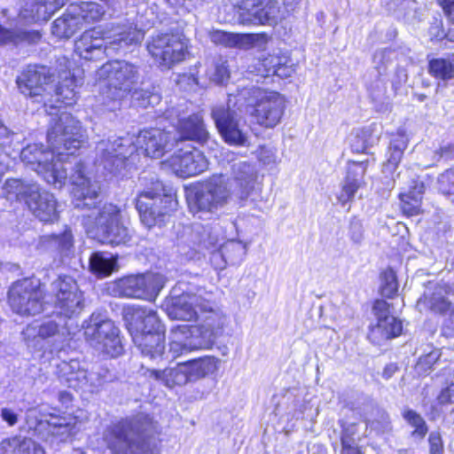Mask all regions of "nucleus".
<instances>
[{
    "instance_id": "18",
    "label": "nucleus",
    "mask_w": 454,
    "mask_h": 454,
    "mask_svg": "<svg viewBox=\"0 0 454 454\" xmlns=\"http://www.w3.org/2000/svg\"><path fill=\"white\" fill-rule=\"evenodd\" d=\"M211 117L223 141L230 145H244L247 137L239 128L238 114L229 105H220L211 111Z\"/></svg>"
},
{
    "instance_id": "5",
    "label": "nucleus",
    "mask_w": 454,
    "mask_h": 454,
    "mask_svg": "<svg viewBox=\"0 0 454 454\" xmlns=\"http://www.w3.org/2000/svg\"><path fill=\"white\" fill-rule=\"evenodd\" d=\"M134 206L140 223L147 230L164 227L179 207L177 192L160 180L153 181L150 187L138 192Z\"/></svg>"
},
{
    "instance_id": "28",
    "label": "nucleus",
    "mask_w": 454,
    "mask_h": 454,
    "mask_svg": "<svg viewBox=\"0 0 454 454\" xmlns=\"http://www.w3.org/2000/svg\"><path fill=\"white\" fill-rule=\"evenodd\" d=\"M147 290L145 278L142 275H129L114 281L113 291L119 297L141 298Z\"/></svg>"
},
{
    "instance_id": "6",
    "label": "nucleus",
    "mask_w": 454,
    "mask_h": 454,
    "mask_svg": "<svg viewBox=\"0 0 454 454\" xmlns=\"http://www.w3.org/2000/svg\"><path fill=\"white\" fill-rule=\"evenodd\" d=\"M3 190L5 198L22 202L39 221L44 223L59 221L57 199L36 183H27L20 178H8L3 185Z\"/></svg>"
},
{
    "instance_id": "57",
    "label": "nucleus",
    "mask_w": 454,
    "mask_h": 454,
    "mask_svg": "<svg viewBox=\"0 0 454 454\" xmlns=\"http://www.w3.org/2000/svg\"><path fill=\"white\" fill-rule=\"evenodd\" d=\"M1 417L9 426H13L18 421L17 415L8 408H3L1 410Z\"/></svg>"
},
{
    "instance_id": "30",
    "label": "nucleus",
    "mask_w": 454,
    "mask_h": 454,
    "mask_svg": "<svg viewBox=\"0 0 454 454\" xmlns=\"http://www.w3.org/2000/svg\"><path fill=\"white\" fill-rule=\"evenodd\" d=\"M42 34L38 30L23 28H8L0 24V46L12 44H35L41 41Z\"/></svg>"
},
{
    "instance_id": "46",
    "label": "nucleus",
    "mask_w": 454,
    "mask_h": 454,
    "mask_svg": "<svg viewBox=\"0 0 454 454\" xmlns=\"http://www.w3.org/2000/svg\"><path fill=\"white\" fill-rule=\"evenodd\" d=\"M439 192L443 195L454 193V168H450L439 175L437 178Z\"/></svg>"
},
{
    "instance_id": "49",
    "label": "nucleus",
    "mask_w": 454,
    "mask_h": 454,
    "mask_svg": "<svg viewBox=\"0 0 454 454\" xmlns=\"http://www.w3.org/2000/svg\"><path fill=\"white\" fill-rule=\"evenodd\" d=\"M437 402L441 405H447L454 403V382H450L441 389L437 395Z\"/></svg>"
},
{
    "instance_id": "48",
    "label": "nucleus",
    "mask_w": 454,
    "mask_h": 454,
    "mask_svg": "<svg viewBox=\"0 0 454 454\" xmlns=\"http://www.w3.org/2000/svg\"><path fill=\"white\" fill-rule=\"evenodd\" d=\"M70 367L69 364H66L61 369L62 377L70 387L76 388L80 387V382L85 379V372L82 370H76L72 372H67L66 368Z\"/></svg>"
},
{
    "instance_id": "15",
    "label": "nucleus",
    "mask_w": 454,
    "mask_h": 454,
    "mask_svg": "<svg viewBox=\"0 0 454 454\" xmlns=\"http://www.w3.org/2000/svg\"><path fill=\"white\" fill-rule=\"evenodd\" d=\"M81 137L79 121L71 116L67 117L66 121L59 118L47 131L49 150L57 154H63V151H67V154H74L82 146Z\"/></svg>"
},
{
    "instance_id": "43",
    "label": "nucleus",
    "mask_w": 454,
    "mask_h": 454,
    "mask_svg": "<svg viewBox=\"0 0 454 454\" xmlns=\"http://www.w3.org/2000/svg\"><path fill=\"white\" fill-rule=\"evenodd\" d=\"M429 35L431 41L441 42L447 40L450 43H454V27H449L447 31H444L442 22L441 20H435L429 27Z\"/></svg>"
},
{
    "instance_id": "12",
    "label": "nucleus",
    "mask_w": 454,
    "mask_h": 454,
    "mask_svg": "<svg viewBox=\"0 0 454 454\" xmlns=\"http://www.w3.org/2000/svg\"><path fill=\"white\" fill-rule=\"evenodd\" d=\"M54 82L55 74L51 67L37 63L26 65L15 79L20 94L44 106L47 101H52L51 87Z\"/></svg>"
},
{
    "instance_id": "59",
    "label": "nucleus",
    "mask_w": 454,
    "mask_h": 454,
    "mask_svg": "<svg viewBox=\"0 0 454 454\" xmlns=\"http://www.w3.org/2000/svg\"><path fill=\"white\" fill-rule=\"evenodd\" d=\"M452 151H454V145H448L446 146L440 147L439 153L441 156H446L451 153Z\"/></svg>"
},
{
    "instance_id": "38",
    "label": "nucleus",
    "mask_w": 454,
    "mask_h": 454,
    "mask_svg": "<svg viewBox=\"0 0 454 454\" xmlns=\"http://www.w3.org/2000/svg\"><path fill=\"white\" fill-rule=\"evenodd\" d=\"M264 2H253L250 8H243L239 12V21L244 25H264L269 22L270 13L263 4Z\"/></svg>"
},
{
    "instance_id": "47",
    "label": "nucleus",
    "mask_w": 454,
    "mask_h": 454,
    "mask_svg": "<svg viewBox=\"0 0 454 454\" xmlns=\"http://www.w3.org/2000/svg\"><path fill=\"white\" fill-rule=\"evenodd\" d=\"M427 443L429 454H444V440L439 431H433L428 434Z\"/></svg>"
},
{
    "instance_id": "50",
    "label": "nucleus",
    "mask_w": 454,
    "mask_h": 454,
    "mask_svg": "<svg viewBox=\"0 0 454 454\" xmlns=\"http://www.w3.org/2000/svg\"><path fill=\"white\" fill-rule=\"evenodd\" d=\"M349 237L354 243H360L363 239V224L355 217L351 219L348 225Z\"/></svg>"
},
{
    "instance_id": "24",
    "label": "nucleus",
    "mask_w": 454,
    "mask_h": 454,
    "mask_svg": "<svg viewBox=\"0 0 454 454\" xmlns=\"http://www.w3.org/2000/svg\"><path fill=\"white\" fill-rule=\"evenodd\" d=\"M425 191L424 182L415 179L412 180L408 191L398 194L399 209L403 215L411 218L424 213L422 205Z\"/></svg>"
},
{
    "instance_id": "21",
    "label": "nucleus",
    "mask_w": 454,
    "mask_h": 454,
    "mask_svg": "<svg viewBox=\"0 0 454 454\" xmlns=\"http://www.w3.org/2000/svg\"><path fill=\"white\" fill-rule=\"evenodd\" d=\"M416 306L420 311L442 318L444 323H454V303L442 294L439 286L431 292H424L417 300Z\"/></svg>"
},
{
    "instance_id": "51",
    "label": "nucleus",
    "mask_w": 454,
    "mask_h": 454,
    "mask_svg": "<svg viewBox=\"0 0 454 454\" xmlns=\"http://www.w3.org/2000/svg\"><path fill=\"white\" fill-rule=\"evenodd\" d=\"M190 351L191 348L184 343L175 340L169 342V352L172 353L173 359L187 354Z\"/></svg>"
},
{
    "instance_id": "22",
    "label": "nucleus",
    "mask_w": 454,
    "mask_h": 454,
    "mask_svg": "<svg viewBox=\"0 0 454 454\" xmlns=\"http://www.w3.org/2000/svg\"><path fill=\"white\" fill-rule=\"evenodd\" d=\"M175 130L177 134V141H193L205 145L209 139V132L200 113H192L178 118Z\"/></svg>"
},
{
    "instance_id": "31",
    "label": "nucleus",
    "mask_w": 454,
    "mask_h": 454,
    "mask_svg": "<svg viewBox=\"0 0 454 454\" xmlns=\"http://www.w3.org/2000/svg\"><path fill=\"white\" fill-rule=\"evenodd\" d=\"M219 362L213 356H203L182 362V365L188 368V374L195 380L215 373L218 370Z\"/></svg>"
},
{
    "instance_id": "29",
    "label": "nucleus",
    "mask_w": 454,
    "mask_h": 454,
    "mask_svg": "<svg viewBox=\"0 0 454 454\" xmlns=\"http://www.w3.org/2000/svg\"><path fill=\"white\" fill-rule=\"evenodd\" d=\"M77 86V78L71 73L59 74V81L57 84H52L51 93L55 96V102L64 106H73L77 98L75 88Z\"/></svg>"
},
{
    "instance_id": "16",
    "label": "nucleus",
    "mask_w": 454,
    "mask_h": 454,
    "mask_svg": "<svg viewBox=\"0 0 454 454\" xmlns=\"http://www.w3.org/2000/svg\"><path fill=\"white\" fill-rule=\"evenodd\" d=\"M296 71L288 52L267 53L257 58L247 67V74L257 78H269L278 76L281 79L291 77Z\"/></svg>"
},
{
    "instance_id": "58",
    "label": "nucleus",
    "mask_w": 454,
    "mask_h": 454,
    "mask_svg": "<svg viewBox=\"0 0 454 454\" xmlns=\"http://www.w3.org/2000/svg\"><path fill=\"white\" fill-rule=\"evenodd\" d=\"M399 370V367L395 363L387 364L382 371V377L385 380H389L397 371Z\"/></svg>"
},
{
    "instance_id": "19",
    "label": "nucleus",
    "mask_w": 454,
    "mask_h": 454,
    "mask_svg": "<svg viewBox=\"0 0 454 454\" xmlns=\"http://www.w3.org/2000/svg\"><path fill=\"white\" fill-rule=\"evenodd\" d=\"M91 339L100 347L101 351L110 358L121 356L124 352L121 331L111 319L95 323Z\"/></svg>"
},
{
    "instance_id": "33",
    "label": "nucleus",
    "mask_w": 454,
    "mask_h": 454,
    "mask_svg": "<svg viewBox=\"0 0 454 454\" xmlns=\"http://www.w3.org/2000/svg\"><path fill=\"white\" fill-rule=\"evenodd\" d=\"M82 19L78 15L63 14L51 26V33L58 39H69L82 29Z\"/></svg>"
},
{
    "instance_id": "25",
    "label": "nucleus",
    "mask_w": 454,
    "mask_h": 454,
    "mask_svg": "<svg viewBox=\"0 0 454 454\" xmlns=\"http://www.w3.org/2000/svg\"><path fill=\"white\" fill-rule=\"evenodd\" d=\"M137 149L145 156L160 158L165 153L167 134L157 128L144 129L139 131L136 140Z\"/></svg>"
},
{
    "instance_id": "13",
    "label": "nucleus",
    "mask_w": 454,
    "mask_h": 454,
    "mask_svg": "<svg viewBox=\"0 0 454 454\" xmlns=\"http://www.w3.org/2000/svg\"><path fill=\"white\" fill-rule=\"evenodd\" d=\"M52 307L59 317L71 319L78 317L85 307L83 292L74 278L60 274L51 283Z\"/></svg>"
},
{
    "instance_id": "9",
    "label": "nucleus",
    "mask_w": 454,
    "mask_h": 454,
    "mask_svg": "<svg viewBox=\"0 0 454 454\" xmlns=\"http://www.w3.org/2000/svg\"><path fill=\"white\" fill-rule=\"evenodd\" d=\"M253 101L247 105L248 114L254 125L262 129H274L285 116L286 98L280 92L263 88L249 90Z\"/></svg>"
},
{
    "instance_id": "7",
    "label": "nucleus",
    "mask_w": 454,
    "mask_h": 454,
    "mask_svg": "<svg viewBox=\"0 0 454 454\" xmlns=\"http://www.w3.org/2000/svg\"><path fill=\"white\" fill-rule=\"evenodd\" d=\"M97 81L103 83L102 94L109 101H121L130 95L137 83L138 67L122 59L108 60L96 71Z\"/></svg>"
},
{
    "instance_id": "32",
    "label": "nucleus",
    "mask_w": 454,
    "mask_h": 454,
    "mask_svg": "<svg viewBox=\"0 0 454 454\" xmlns=\"http://www.w3.org/2000/svg\"><path fill=\"white\" fill-rule=\"evenodd\" d=\"M114 43L120 45H132L139 43L145 36L143 29L138 28L133 21L126 20L124 23H118L114 27Z\"/></svg>"
},
{
    "instance_id": "36",
    "label": "nucleus",
    "mask_w": 454,
    "mask_h": 454,
    "mask_svg": "<svg viewBox=\"0 0 454 454\" xmlns=\"http://www.w3.org/2000/svg\"><path fill=\"white\" fill-rule=\"evenodd\" d=\"M60 331L59 325L54 320L42 322L39 325L28 324L22 332L23 339L26 342L34 340L35 338L47 340L59 335Z\"/></svg>"
},
{
    "instance_id": "8",
    "label": "nucleus",
    "mask_w": 454,
    "mask_h": 454,
    "mask_svg": "<svg viewBox=\"0 0 454 454\" xmlns=\"http://www.w3.org/2000/svg\"><path fill=\"white\" fill-rule=\"evenodd\" d=\"M191 43L183 32L174 29L150 36L146 50L154 63L161 69H171L190 55Z\"/></svg>"
},
{
    "instance_id": "34",
    "label": "nucleus",
    "mask_w": 454,
    "mask_h": 454,
    "mask_svg": "<svg viewBox=\"0 0 454 454\" xmlns=\"http://www.w3.org/2000/svg\"><path fill=\"white\" fill-rule=\"evenodd\" d=\"M428 74L436 80H454V52L447 57L433 58L427 63Z\"/></svg>"
},
{
    "instance_id": "56",
    "label": "nucleus",
    "mask_w": 454,
    "mask_h": 454,
    "mask_svg": "<svg viewBox=\"0 0 454 454\" xmlns=\"http://www.w3.org/2000/svg\"><path fill=\"white\" fill-rule=\"evenodd\" d=\"M448 20L454 24V2H439Z\"/></svg>"
},
{
    "instance_id": "17",
    "label": "nucleus",
    "mask_w": 454,
    "mask_h": 454,
    "mask_svg": "<svg viewBox=\"0 0 454 454\" xmlns=\"http://www.w3.org/2000/svg\"><path fill=\"white\" fill-rule=\"evenodd\" d=\"M106 32L99 27L85 29L74 43V53L86 62H98L106 56Z\"/></svg>"
},
{
    "instance_id": "52",
    "label": "nucleus",
    "mask_w": 454,
    "mask_h": 454,
    "mask_svg": "<svg viewBox=\"0 0 454 454\" xmlns=\"http://www.w3.org/2000/svg\"><path fill=\"white\" fill-rule=\"evenodd\" d=\"M234 179L240 189H246L252 185L254 176L252 172L244 171L243 174L235 176Z\"/></svg>"
},
{
    "instance_id": "42",
    "label": "nucleus",
    "mask_w": 454,
    "mask_h": 454,
    "mask_svg": "<svg viewBox=\"0 0 454 454\" xmlns=\"http://www.w3.org/2000/svg\"><path fill=\"white\" fill-rule=\"evenodd\" d=\"M231 68L228 59L220 56L214 62L213 81L218 85H226L231 79Z\"/></svg>"
},
{
    "instance_id": "61",
    "label": "nucleus",
    "mask_w": 454,
    "mask_h": 454,
    "mask_svg": "<svg viewBox=\"0 0 454 454\" xmlns=\"http://www.w3.org/2000/svg\"><path fill=\"white\" fill-rule=\"evenodd\" d=\"M59 177H60V176H59V175L54 171V172L52 173L51 182H53V183L58 182Z\"/></svg>"
},
{
    "instance_id": "62",
    "label": "nucleus",
    "mask_w": 454,
    "mask_h": 454,
    "mask_svg": "<svg viewBox=\"0 0 454 454\" xmlns=\"http://www.w3.org/2000/svg\"><path fill=\"white\" fill-rule=\"evenodd\" d=\"M27 452L29 454L30 453V449L29 448H27L26 449Z\"/></svg>"
},
{
    "instance_id": "54",
    "label": "nucleus",
    "mask_w": 454,
    "mask_h": 454,
    "mask_svg": "<svg viewBox=\"0 0 454 454\" xmlns=\"http://www.w3.org/2000/svg\"><path fill=\"white\" fill-rule=\"evenodd\" d=\"M46 4L47 2H31L30 8L31 11H35V14H31L30 18L33 20H48L49 16H41L39 14V11L41 9H46Z\"/></svg>"
},
{
    "instance_id": "20",
    "label": "nucleus",
    "mask_w": 454,
    "mask_h": 454,
    "mask_svg": "<svg viewBox=\"0 0 454 454\" xmlns=\"http://www.w3.org/2000/svg\"><path fill=\"white\" fill-rule=\"evenodd\" d=\"M168 163L176 175L183 178L197 176L207 167L205 156L195 147H191L189 151L178 149L171 155Z\"/></svg>"
},
{
    "instance_id": "26",
    "label": "nucleus",
    "mask_w": 454,
    "mask_h": 454,
    "mask_svg": "<svg viewBox=\"0 0 454 454\" xmlns=\"http://www.w3.org/2000/svg\"><path fill=\"white\" fill-rule=\"evenodd\" d=\"M259 36L267 37L266 34H237L223 30H215L210 33L211 41L226 48L250 49L254 46Z\"/></svg>"
},
{
    "instance_id": "40",
    "label": "nucleus",
    "mask_w": 454,
    "mask_h": 454,
    "mask_svg": "<svg viewBox=\"0 0 454 454\" xmlns=\"http://www.w3.org/2000/svg\"><path fill=\"white\" fill-rule=\"evenodd\" d=\"M403 419L414 429L411 432L413 437L423 439L428 433V426L423 417L412 409H404L402 411Z\"/></svg>"
},
{
    "instance_id": "60",
    "label": "nucleus",
    "mask_w": 454,
    "mask_h": 454,
    "mask_svg": "<svg viewBox=\"0 0 454 454\" xmlns=\"http://www.w3.org/2000/svg\"><path fill=\"white\" fill-rule=\"evenodd\" d=\"M73 400V395L67 392V391H63V392H60L59 393V401L61 403H65V402H71Z\"/></svg>"
},
{
    "instance_id": "45",
    "label": "nucleus",
    "mask_w": 454,
    "mask_h": 454,
    "mask_svg": "<svg viewBox=\"0 0 454 454\" xmlns=\"http://www.w3.org/2000/svg\"><path fill=\"white\" fill-rule=\"evenodd\" d=\"M340 454H364L363 448L357 445L351 433L343 429L340 436Z\"/></svg>"
},
{
    "instance_id": "10",
    "label": "nucleus",
    "mask_w": 454,
    "mask_h": 454,
    "mask_svg": "<svg viewBox=\"0 0 454 454\" xmlns=\"http://www.w3.org/2000/svg\"><path fill=\"white\" fill-rule=\"evenodd\" d=\"M44 285L34 276L13 281L8 288L6 300L12 311L21 317H34L44 309Z\"/></svg>"
},
{
    "instance_id": "39",
    "label": "nucleus",
    "mask_w": 454,
    "mask_h": 454,
    "mask_svg": "<svg viewBox=\"0 0 454 454\" xmlns=\"http://www.w3.org/2000/svg\"><path fill=\"white\" fill-rule=\"evenodd\" d=\"M380 285L378 293L380 299L392 300L398 295L399 282L395 271L392 267H387L380 273Z\"/></svg>"
},
{
    "instance_id": "44",
    "label": "nucleus",
    "mask_w": 454,
    "mask_h": 454,
    "mask_svg": "<svg viewBox=\"0 0 454 454\" xmlns=\"http://www.w3.org/2000/svg\"><path fill=\"white\" fill-rule=\"evenodd\" d=\"M79 8L82 10V19L88 21L100 20L105 11L98 2H80Z\"/></svg>"
},
{
    "instance_id": "27",
    "label": "nucleus",
    "mask_w": 454,
    "mask_h": 454,
    "mask_svg": "<svg viewBox=\"0 0 454 454\" xmlns=\"http://www.w3.org/2000/svg\"><path fill=\"white\" fill-rule=\"evenodd\" d=\"M409 145V138L404 131L398 130L391 135L389 144L386 149L385 161L383 167L394 173L399 167L404 152Z\"/></svg>"
},
{
    "instance_id": "53",
    "label": "nucleus",
    "mask_w": 454,
    "mask_h": 454,
    "mask_svg": "<svg viewBox=\"0 0 454 454\" xmlns=\"http://www.w3.org/2000/svg\"><path fill=\"white\" fill-rule=\"evenodd\" d=\"M12 135V131L0 120V147L10 145Z\"/></svg>"
},
{
    "instance_id": "37",
    "label": "nucleus",
    "mask_w": 454,
    "mask_h": 454,
    "mask_svg": "<svg viewBox=\"0 0 454 454\" xmlns=\"http://www.w3.org/2000/svg\"><path fill=\"white\" fill-rule=\"evenodd\" d=\"M41 243L54 247L59 253L69 252L74 246V238L69 225H65L59 233H51L41 237Z\"/></svg>"
},
{
    "instance_id": "55",
    "label": "nucleus",
    "mask_w": 454,
    "mask_h": 454,
    "mask_svg": "<svg viewBox=\"0 0 454 454\" xmlns=\"http://www.w3.org/2000/svg\"><path fill=\"white\" fill-rule=\"evenodd\" d=\"M145 375L153 378L155 380L162 381L166 385L167 380V368L163 370L146 369Z\"/></svg>"
},
{
    "instance_id": "4",
    "label": "nucleus",
    "mask_w": 454,
    "mask_h": 454,
    "mask_svg": "<svg viewBox=\"0 0 454 454\" xmlns=\"http://www.w3.org/2000/svg\"><path fill=\"white\" fill-rule=\"evenodd\" d=\"M122 317L141 355L152 360L162 358L166 349V327L157 311L142 306H127Z\"/></svg>"
},
{
    "instance_id": "41",
    "label": "nucleus",
    "mask_w": 454,
    "mask_h": 454,
    "mask_svg": "<svg viewBox=\"0 0 454 454\" xmlns=\"http://www.w3.org/2000/svg\"><path fill=\"white\" fill-rule=\"evenodd\" d=\"M190 380H192V379L188 374V368L182 365V363H178L176 367L167 368L166 386L174 387L184 385Z\"/></svg>"
},
{
    "instance_id": "1",
    "label": "nucleus",
    "mask_w": 454,
    "mask_h": 454,
    "mask_svg": "<svg viewBox=\"0 0 454 454\" xmlns=\"http://www.w3.org/2000/svg\"><path fill=\"white\" fill-rule=\"evenodd\" d=\"M72 184L71 194L75 207L88 210L99 208L91 223L90 231L101 242L120 245L130 240L129 231L121 223V208L113 203H105L99 207V185L83 175H79Z\"/></svg>"
},
{
    "instance_id": "3",
    "label": "nucleus",
    "mask_w": 454,
    "mask_h": 454,
    "mask_svg": "<svg viewBox=\"0 0 454 454\" xmlns=\"http://www.w3.org/2000/svg\"><path fill=\"white\" fill-rule=\"evenodd\" d=\"M153 429L146 416L121 418L106 427L104 441L114 454H160V440L153 441Z\"/></svg>"
},
{
    "instance_id": "2",
    "label": "nucleus",
    "mask_w": 454,
    "mask_h": 454,
    "mask_svg": "<svg viewBox=\"0 0 454 454\" xmlns=\"http://www.w3.org/2000/svg\"><path fill=\"white\" fill-rule=\"evenodd\" d=\"M207 313L200 325H178L171 332L184 339H197L201 344L212 343L221 335L224 327L223 314L208 306L207 301L196 294L181 296L171 306L174 318L183 321H196L200 315Z\"/></svg>"
},
{
    "instance_id": "35",
    "label": "nucleus",
    "mask_w": 454,
    "mask_h": 454,
    "mask_svg": "<svg viewBox=\"0 0 454 454\" xmlns=\"http://www.w3.org/2000/svg\"><path fill=\"white\" fill-rule=\"evenodd\" d=\"M89 268L98 278H107L118 270V256L112 255L106 258L104 253L94 252L90 256Z\"/></svg>"
},
{
    "instance_id": "23",
    "label": "nucleus",
    "mask_w": 454,
    "mask_h": 454,
    "mask_svg": "<svg viewBox=\"0 0 454 454\" xmlns=\"http://www.w3.org/2000/svg\"><path fill=\"white\" fill-rule=\"evenodd\" d=\"M368 164L369 160H367L363 161H348V168L344 184H342L340 192L338 195V201L342 206H345L354 199L355 194L361 187Z\"/></svg>"
},
{
    "instance_id": "14",
    "label": "nucleus",
    "mask_w": 454,
    "mask_h": 454,
    "mask_svg": "<svg viewBox=\"0 0 454 454\" xmlns=\"http://www.w3.org/2000/svg\"><path fill=\"white\" fill-rule=\"evenodd\" d=\"M372 311L376 322L368 327L367 339L375 346H380L387 340L398 338L403 331V321L393 315L394 304L384 299H374Z\"/></svg>"
},
{
    "instance_id": "11",
    "label": "nucleus",
    "mask_w": 454,
    "mask_h": 454,
    "mask_svg": "<svg viewBox=\"0 0 454 454\" xmlns=\"http://www.w3.org/2000/svg\"><path fill=\"white\" fill-rule=\"evenodd\" d=\"M231 198L227 181L223 175H213L198 183L190 197L189 210L193 214L215 213L226 205Z\"/></svg>"
}]
</instances>
